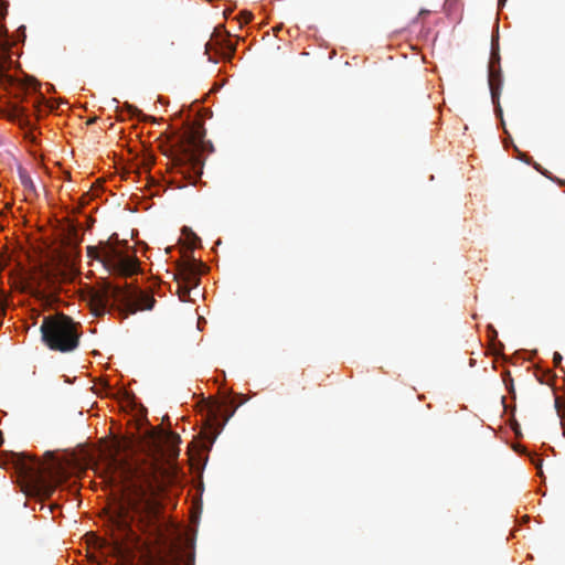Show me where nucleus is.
<instances>
[{
  "label": "nucleus",
  "instance_id": "obj_1",
  "mask_svg": "<svg viewBox=\"0 0 565 565\" xmlns=\"http://www.w3.org/2000/svg\"><path fill=\"white\" fill-rule=\"evenodd\" d=\"M180 436L172 431H154L151 436L152 454L136 463L113 459L115 475L111 479L119 498L106 512V526L119 552L140 550V536L136 531L161 537L160 504L156 492L175 475L172 463L179 456Z\"/></svg>",
  "mask_w": 565,
  "mask_h": 565
},
{
  "label": "nucleus",
  "instance_id": "obj_2",
  "mask_svg": "<svg viewBox=\"0 0 565 565\" xmlns=\"http://www.w3.org/2000/svg\"><path fill=\"white\" fill-rule=\"evenodd\" d=\"M8 1L0 0V85L14 89L17 99L8 110L7 117L10 120L19 121L20 125H29L30 109L23 103L31 104V107L38 110L43 96L35 93V87L18 82L8 73L14 64L11 49L17 43V40L9 36L8 30L2 23L8 14Z\"/></svg>",
  "mask_w": 565,
  "mask_h": 565
},
{
  "label": "nucleus",
  "instance_id": "obj_3",
  "mask_svg": "<svg viewBox=\"0 0 565 565\" xmlns=\"http://www.w3.org/2000/svg\"><path fill=\"white\" fill-rule=\"evenodd\" d=\"M89 303L95 316L116 310L125 319L139 310L152 309L156 299L137 287L103 280L90 290Z\"/></svg>",
  "mask_w": 565,
  "mask_h": 565
},
{
  "label": "nucleus",
  "instance_id": "obj_4",
  "mask_svg": "<svg viewBox=\"0 0 565 565\" xmlns=\"http://www.w3.org/2000/svg\"><path fill=\"white\" fill-rule=\"evenodd\" d=\"M14 466L26 486L42 498H51L63 478L61 465L52 457L51 462L45 463L33 456L20 454Z\"/></svg>",
  "mask_w": 565,
  "mask_h": 565
},
{
  "label": "nucleus",
  "instance_id": "obj_5",
  "mask_svg": "<svg viewBox=\"0 0 565 565\" xmlns=\"http://www.w3.org/2000/svg\"><path fill=\"white\" fill-rule=\"evenodd\" d=\"M40 331L43 343L53 351L71 352L78 347L76 323L66 315L44 317Z\"/></svg>",
  "mask_w": 565,
  "mask_h": 565
},
{
  "label": "nucleus",
  "instance_id": "obj_6",
  "mask_svg": "<svg viewBox=\"0 0 565 565\" xmlns=\"http://www.w3.org/2000/svg\"><path fill=\"white\" fill-rule=\"evenodd\" d=\"M201 136L199 131L190 129L180 139L179 152L173 159L175 173L180 174L188 184L194 185L202 175L203 164L196 154Z\"/></svg>",
  "mask_w": 565,
  "mask_h": 565
},
{
  "label": "nucleus",
  "instance_id": "obj_7",
  "mask_svg": "<svg viewBox=\"0 0 565 565\" xmlns=\"http://www.w3.org/2000/svg\"><path fill=\"white\" fill-rule=\"evenodd\" d=\"M86 252L89 258L100 262L109 273L131 276L138 270L136 259L120 250L110 241L99 242L97 246H87Z\"/></svg>",
  "mask_w": 565,
  "mask_h": 565
},
{
  "label": "nucleus",
  "instance_id": "obj_8",
  "mask_svg": "<svg viewBox=\"0 0 565 565\" xmlns=\"http://www.w3.org/2000/svg\"><path fill=\"white\" fill-rule=\"evenodd\" d=\"M142 565H183V556L173 545L157 552L147 547L142 555Z\"/></svg>",
  "mask_w": 565,
  "mask_h": 565
},
{
  "label": "nucleus",
  "instance_id": "obj_9",
  "mask_svg": "<svg viewBox=\"0 0 565 565\" xmlns=\"http://www.w3.org/2000/svg\"><path fill=\"white\" fill-rule=\"evenodd\" d=\"M180 276H182V281H178L177 292L180 300L188 301L191 287L198 285V277L190 266H185L180 273Z\"/></svg>",
  "mask_w": 565,
  "mask_h": 565
},
{
  "label": "nucleus",
  "instance_id": "obj_10",
  "mask_svg": "<svg viewBox=\"0 0 565 565\" xmlns=\"http://www.w3.org/2000/svg\"><path fill=\"white\" fill-rule=\"evenodd\" d=\"M489 87L491 92L492 103L495 105V111L499 116L502 115L500 106V92L502 87V78L500 72H495L492 66L489 67Z\"/></svg>",
  "mask_w": 565,
  "mask_h": 565
},
{
  "label": "nucleus",
  "instance_id": "obj_11",
  "mask_svg": "<svg viewBox=\"0 0 565 565\" xmlns=\"http://www.w3.org/2000/svg\"><path fill=\"white\" fill-rule=\"evenodd\" d=\"M222 41L225 43L224 49L227 50L228 57L234 55L236 50L235 45L227 39H223Z\"/></svg>",
  "mask_w": 565,
  "mask_h": 565
},
{
  "label": "nucleus",
  "instance_id": "obj_12",
  "mask_svg": "<svg viewBox=\"0 0 565 565\" xmlns=\"http://www.w3.org/2000/svg\"><path fill=\"white\" fill-rule=\"evenodd\" d=\"M153 163H154V158H153L152 154L148 153L147 156H145V158H143V167L147 170H149Z\"/></svg>",
  "mask_w": 565,
  "mask_h": 565
},
{
  "label": "nucleus",
  "instance_id": "obj_13",
  "mask_svg": "<svg viewBox=\"0 0 565 565\" xmlns=\"http://www.w3.org/2000/svg\"><path fill=\"white\" fill-rule=\"evenodd\" d=\"M239 19H242V23H248L253 19L252 12L243 11L239 13Z\"/></svg>",
  "mask_w": 565,
  "mask_h": 565
},
{
  "label": "nucleus",
  "instance_id": "obj_14",
  "mask_svg": "<svg viewBox=\"0 0 565 565\" xmlns=\"http://www.w3.org/2000/svg\"><path fill=\"white\" fill-rule=\"evenodd\" d=\"M553 361L555 366L559 365L562 362V355L558 352H554Z\"/></svg>",
  "mask_w": 565,
  "mask_h": 565
},
{
  "label": "nucleus",
  "instance_id": "obj_15",
  "mask_svg": "<svg viewBox=\"0 0 565 565\" xmlns=\"http://www.w3.org/2000/svg\"><path fill=\"white\" fill-rule=\"evenodd\" d=\"M18 33H19V36H21V41H24V39H25V26H23V25L20 26L18 29Z\"/></svg>",
  "mask_w": 565,
  "mask_h": 565
},
{
  "label": "nucleus",
  "instance_id": "obj_16",
  "mask_svg": "<svg viewBox=\"0 0 565 565\" xmlns=\"http://www.w3.org/2000/svg\"><path fill=\"white\" fill-rule=\"evenodd\" d=\"M200 241L199 237L195 235V234H192V242H191V247L194 248L195 247V244L196 242Z\"/></svg>",
  "mask_w": 565,
  "mask_h": 565
},
{
  "label": "nucleus",
  "instance_id": "obj_17",
  "mask_svg": "<svg viewBox=\"0 0 565 565\" xmlns=\"http://www.w3.org/2000/svg\"><path fill=\"white\" fill-rule=\"evenodd\" d=\"M555 406H556V408H557V412H558V413H561V411H559V403H558V398H556V399H555Z\"/></svg>",
  "mask_w": 565,
  "mask_h": 565
},
{
  "label": "nucleus",
  "instance_id": "obj_18",
  "mask_svg": "<svg viewBox=\"0 0 565 565\" xmlns=\"http://www.w3.org/2000/svg\"><path fill=\"white\" fill-rule=\"evenodd\" d=\"M214 36H215V38L221 36V33L218 32V30H217V29H215V31H214Z\"/></svg>",
  "mask_w": 565,
  "mask_h": 565
},
{
  "label": "nucleus",
  "instance_id": "obj_19",
  "mask_svg": "<svg viewBox=\"0 0 565 565\" xmlns=\"http://www.w3.org/2000/svg\"><path fill=\"white\" fill-rule=\"evenodd\" d=\"M505 1H507V0H499V4H500V6H504V2H505Z\"/></svg>",
  "mask_w": 565,
  "mask_h": 565
},
{
  "label": "nucleus",
  "instance_id": "obj_20",
  "mask_svg": "<svg viewBox=\"0 0 565 565\" xmlns=\"http://www.w3.org/2000/svg\"><path fill=\"white\" fill-rule=\"evenodd\" d=\"M280 29H281V26H277V28H275L274 30L277 32V31H279Z\"/></svg>",
  "mask_w": 565,
  "mask_h": 565
}]
</instances>
